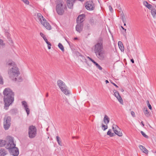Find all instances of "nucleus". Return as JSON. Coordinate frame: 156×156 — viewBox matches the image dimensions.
Returning a JSON list of instances; mask_svg holds the SVG:
<instances>
[{"instance_id":"obj_1","label":"nucleus","mask_w":156,"mask_h":156,"mask_svg":"<svg viewBox=\"0 0 156 156\" xmlns=\"http://www.w3.org/2000/svg\"><path fill=\"white\" fill-rule=\"evenodd\" d=\"M3 94L5 105L6 107H9L14 100V93L10 88H7L4 90Z\"/></svg>"},{"instance_id":"obj_2","label":"nucleus","mask_w":156,"mask_h":156,"mask_svg":"<svg viewBox=\"0 0 156 156\" xmlns=\"http://www.w3.org/2000/svg\"><path fill=\"white\" fill-rule=\"evenodd\" d=\"M94 52L99 59L104 60L105 57V51L104 49L102 41L98 42L94 46Z\"/></svg>"},{"instance_id":"obj_3","label":"nucleus","mask_w":156,"mask_h":156,"mask_svg":"<svg viewBox=\"0 0 156 156\" xmlns=\"http://www.w3.org/2000/svg\"><path fill=\"white\" fill-rule=\"evenodd\" d=\"M8 143L6 145V148L8 149L11 155L14 156H17L19 154L18 149L16 147V144L13 141V138L9 136L8 138Z\"/></svg>"},{"instance_id":"obj_4","label":"nucleus","mask_w":156,"mask_h":156,"mask_svg":"<svg viewBox=\"0 0 156 156\" xmlns=\"http://www.w3.org/2000/svg\"><path fill=\"white\" fill-rule=\"evenodd\" d=\"M37 16L40 22L48 30H50L51 29L50 25L46 22V20L40 13H37Z\"/></svg>"},{"instance_id":"obj_5","label":"nucleus","mask_w":156,"mask_h":156,"mask_svg":"<svg viewBox=\"0 0 156 156\" xmlns=\"http://www.w3.org/2000/svg\"><path fill=\"white\" fill-rule=\"evenodd\" d=\"M64 4V2L61 0L59 1V3L56 5V10L57 13L59 15H62L64 12L65 7Z\"/></svg>"},{"instance_id":"obj_6","label":"nucleus","mask_w":156,"mask_h":156,"mask_svg":"<svg viewBox=\"0 0 156 156\" xmlns=\"http://www.w3.org/2000/svg\"><path fill=\"white\" fill-rule=\"evenodd\" d=\"M8 73L9 75V77L12 78L18 76V74H19V72L18 68L15 66L9 70Z\"/></svg>"},{"instance_id":"obj_7","label":"nucleus","mask_w":156,"mask_h":156,"mask_svg":"<svg viewBox=\"0 0 156 156\" xmlns=\"http://www.w3.org/2000/svg\"><path fill=\"white\" fill-rule=\"evenodd\" d=\"M28 134L30 138L35 137L37 135V129L35 126L33 125L30 126L28 128Z\"/></svg>"},{"instance_id":"obj_8","label":"nucleus","mask_w":156,"mask_h":156,"mask_svg":"<svg viewBox=\"0 0 156 156\" xmlns=\"http://www.w3.org/2000/svg\"><path fill=\"white\" fill-rule=\"evenodd\" d=\"M11 118L10 116L5 117L3 119V126L5 130H8L11 125Z\"/></svg>"},{"instance_id":"obj_9","label":"nucleus","mask_w":156,"mask_h":156,"mask_svg":"<svg viewBox=\"0 0 156 156\" xmlns=\"http://www.w3.org/2000/svg\"><path fill=\"white\" fill-rule=\"evenodd\" d=\"M85 5L86 8L88 10H92L94 8V5L93 0L87 1Z\"/></svg>"},{"instance_id":"obj_10","label":"nucleus","mask_w":156,"mask_h":156,"mask_svg":"<svg viewBox=\"0 0 156 156\" xmlns=\"http://www.w3.org/2000/svg\"><path fill=\"white\" fill-rule=\"evenodd\" d=\"M112 129L114 133L119 136H121L122 135V133L120 130V129L117 125L113 124L112 126Z\"/></svg>"},{"instance_id":"obj_11","label":"nucleus","mask_w":156,"mask_h":156,"mask_svg":"<svg viewBox=\"0 0 156 156\" xmlns=\"http://www.w3.org/2000/svg\"><path fill=\"white\" fill-rule=\"evenodd\" d=\"M113 92L115 96L117 98L121 104H123V101L120 95L119 92L116 90H114Z\"/></svg>"},{"instance_id":"obj_12","label":"nucleus","mask_w":156,"mask_h":156,"mask_svg":"<svg viewBox=\"0 0 156 156\" xmlns=\"http://www.w3.org/2000/svg\"><path fill=\"white\" fill-rule=\"evenodd\" d=\"M85 15L83 14L79 15L76 19L77 23H82L85 20Z\"/></svg>"},{"instance_id":"obj_13","label":"nucleus","mask_w":156,"mask_h":156,"mask_svg":"<svg viewBox=\"0 0 156 156\" xmlns=\"http://www.w3.org/2000/svg\"><path fill=\"white\" fill-rule=\"evenodd\" d=\"M57 85L62 90L64 88H65V87L66 86L65 83L61 80H58L57 81Z\"/></svg>"},{"instance_id":"obj_14","label":"nucleus","mask_w":156,"mask_h":156,"mask_svg":"<svg viewBox=\"0 0 156 156\" xmlns=\"http://www.w3.org/2000/svg\"><path fill=\"white\" fill-rule=\"evenodd\" d=\"M83 28V23H78L76 27V30L80 33L82 30Z\"/></svg>"},{"instance_id":"obj_15","label":"nucleus","mask_w":156,"mask_h":156,"mask_svg":"<svg viewBox=\"0 0 156 156\" xmlns=\"http://www.w3.org/2000/svg\"><path fill=\"white\" fill-rule=\"evenodd\" d=\"M22 105L25 108V109L26 111L27 115H28L30 113V110L28 108V106L27 102L25 101H23L22 102Z\"/></svg>"},{"instance_id":"obj_16","label":"nucleus","mask_w":156,"mask_h":156,"mask_svg":"<svg viewBox=\"0 0 156 156\" xmlns=\"http://www.w3.org/2000/svg\"><path fill=\"white\" fill-rule=\"evenodd\" d=\"M74 2V0H67L66 4L68 8L69 9H72Z\"/></svg>"},{"instance_id":"obj_17","label":"nucleus","mask_w":156,"mask_h":156,"mask_svg":"<svg viewBox=\"0 0 156 156\" xmlns=\"http://www.w3.org/2000/svg\"><path fill=\"white\" fill-rule=\"evenodd\" d=\"M9 136H8L7 137L6 141L4 140H0V147H2L4 146H5V147L6 148V145L8 143V138Z\"/></svg>"},{"instance_id":"obj_18","label":"nucleus","mask_w":156,"mask_h":156,"mask_svg":"<svg viewBox=\"0 0 156 156\" xmlns=\"http://www.w3.org/2000/svg\"><path fill=\"white\" fill-rule=\"evenodd\" d=\"M7 154V152L4 148H1L0 149V156H5Z\"/></svg>"},{"instance_id":"obj_19","label":"nucleus","mask_w":156,"mask_h":156,"mask_svg":"<svg viewBox=\"0 0 156 156\" xmlns=\"http://www.w3.org/2000/svg\"><path fill=\"white\" fill-rule=\"evenodd\" d=\"M103 121L105 124L107 125L110 122V119L106 115H105L103 119Z\"/></svg>"},{"instance_id":"obj_20","label":"nucleus","mask_w":156,"mask_h":156,"mask_svg":"<svg viewBox=\"0 0 156 156\" xmlns=\"http://www.w3.org/2000/svg\"><path fill=\"white\" fill-rule=\"evenodd\" d=\"M61 91L66 95H68L70 94V91L68 89L66 86L65 87V88H64L63 89H62Z\"/></svg>"},{"instance_id":"obj_21","label":"nucleus","mask_w":156,"mask_h":156,"mask_svg":"<svg viewBox=\"0 0 156 156\" xmlns=\"http://www.w3.org/2000/svg\"><path fill=\"white\" fill-rule=\"evenodd\" d=\"M139 147L140 149L143 151V152L146 154H147L148 153V151L145 148V147L142 145H140Z\"/></svg>"},{"instance_id":"obj_22","label":"nucleus","mask_w":156,"mask_h":156,"mask_svg":"<svg viewBox=\"0 0 156 156\" xmlns=\"http://www.w3.org/2000/svg\"><path fill=\"white\" fill-rule=\"evenodd\" d=\"M119 49L122 51H124V48L122 42L119 41L118 43Z\"/></svg>"},{"instance_id":"obj_23","label":"nucleus","mask_w":156,"mask_h":156,"mask_svg":"<svg viewBox=\"0 0 156 156\" xmlns=\"http://www.w3.org/2000/svg\"><path fill=\"white\" fill-rule=\"evenodd\" d=\"M143 111L145 115L147 117H149V116L150 115V114L148 111L147 110V109L146 107L144 108Z\"/></svg>"},{"instance_id":"obj_24","label":"nucleus","mask_w":156,"mask_h":156,"mask_svg":"<svg viewBox=\"0 0 156 156\" xmlns=\"http://www.w3.org/2000/svg\"><path fill=\"white\" fill-rule=\"evenodd\" d=\"M56 140L58 142V144L60 146H62V141L61 140V138L58 136H56Z\"/></svg>"},{"instance_id":"obj_25","label":"nucleus","mask_w":156,"mask_h":156,"mask_svg":"<svg viewBox=\"0 0 156 156\" xmlns=\"http://www.w3.org/2000/svg\"><path fill=\"white\" fill-rule=\"evenodd\" d=\"M7 64L9 66H12V67L15 66V64L14 62L12 61H9L7 63Z\"/></svg>"},{"instance_id":"obj_26","label":"nucleus","mask_w":156,"mask_h":156,"mask_svg":"<svg viewBox=\"0 0 156 156\" xmlns=\"http://www.w3.org/2000/svg\"><path fill=\"white\" fill-rule=\"evenodd\" d=\"M120 16L122 19V21L123 22H125L126 21V18L124 14L123 13L121 14Z\"/></svg>"},{"instance_id":"obj_27","label":"nucleus","mask_w":156,"mask_h":156,"mask_svg":"<svg viewBox=\"0 0 156 156\" xmlns=\"http://www.w3.org/2000/svg\"><path fill=\"white\" fill-rule=\"evenodd\" d=\"M58 47L62 51H64V49L63 45L61 43H59L58 44Z\"/></svg>"},{"instance_id":"obj_28","label":"nucleus","mask_w":156,"mask_h":156,"mask_svg":"<svg viewBox=\"0 0 156 156\" xmlns=\"http://www.w3.org/2000/svg\"><path fill=\"white\" fill-rule=\"evenodd\" d=\"M151 13L153 17H155L156 15V10L155 9H153L151 11Z\"/></svg>"},{"instance_id":"obj_29","label":"nucleus","mask_w":156,"mask_h":156,"mask_svg":"<svg viewBox=\"0 0 156 156\" xmlns=\"http://www.w3.org/2000/svg\"><path fill=\"white\" fill-rule=\"evenodd\" d=\"M144 3L148 9H150L151 7V5L149 4L147 1H144Z\"/></svg>"},{"instance_id":"obj_30","label":"nucleus","mask_w":156,"mask_h":156,"mask_svg":"<svg viewBox=\"0 0 156 156\" xmlns=\"http://www.w3.org/2000/svg\"><path fill=\"white\" fill-rule=\"evenodd\" d=\"M107 134L109 135L111 137H112L114 136V133H112L111 130L109 129L107 133Z\"/></svg>"},{"instance_id":"obj_31","label":"nucleus","mask_w":156,"mask_h":156,"mask_svg":"<svg viewBox=\"0 0 156 156\" xmlns=\"http://www.w3.org/2000/svg\"><path fill=\"white\" fill-rule=\"evenodd\" d=\"M102 129L103 130H105L106 129H108V126L107 125H105L103 124H102L101 125Z\"/></svg>"},{"instance_id":"obj_32","label":"nucleus","mask_w":156,"mask_h":156,"mask_svg":"<svg viewBox=\"0 0 156 156\" xmlns=\"http://www.w3.org/2000/svg\"><path fill=\"white\" fill-rule=\"evenodd\" d=\"M94 65H95L97 68H98L99 70H101L102 69V68L96 62L95 63Z\"/></svg>"},{"instance_id":"obj_33","label":"nucleus","mask_w":156,"mask_h":156,"mask_svg":"<svg viewBox=\"0 0 156 156\" xmlns=\"http://www.w3.org/2000/svg\"><path fill=\"white\" fill-rule=\"evenodd\" d=\"M140 133L145 138H148V136L146 135L145 133L143 131H141Z\"/></svg>"},{"instance_id":"obj_34","label":"nucleus","mask_w":156,"mask_h":156,"mask_svg":"<svg viewBox=\"0 0 156 156\" xmlns=\"http://www.w3.org/2000/svg\"><path fill=\"white\" fill-rule=\"evenodd\" d=\"M146 102H147V105L149 108L150 110H151L152 109V107L149 103V101L148 100H147V101Z\"/></svg>"},{"instance_id":"obj_35","label":"nucleus","mask_w":156,"mask_h":156,"mask_svg":"<svg viewBox=\"0 0 156 156\" xmlns=\"http://www.w3.org/2000/svg\"><path fill=\"white\" fill-rule=\"evenodd\" d=\"M4 45L3 43V41L2 39H0V48L1 47H3Z\"/></svg>"},{"instance_id":"obj_36","label":"nucleus","mask_w":156,"mask_h":156,"mask_svg":"<svg viewBox=\"0 0 156 156\" xmlns=\"http://www.w3.org/2000/svg\"><path fill=\"white\" fill-rule=\"evenodd\" d=\"M25 4L29 5V2L28 0H21Z\"/></svg>"},{"instance_id":"obj_37","label":"nucleus","mask_w":156,"mask_h":156,"mask_svg":"<svg viewBox=\"0 0 156 156\" xmlns=\"http://www.w3.org/2000/svg\"><path fill=\"white\" fill-rule=\"evenodd\" d=\"M46 43L48 45V49H50L51 48V43L50 42H49L48 41V42H47Z\"/></svg>"},{"instance_id":"obj_38","label":"nucleus","mask_w":156,"mask_h":156,"mask_svg":"<svg viewBox=\"0 0 156 156\" xmlns=\"http://www.w3.org/2000/svg\"><path fill=\"white\" fill-rule=\"evenodd\" d=\"M40 35L41 36L43 37V39L44 40L46 38L45 37V36L44 35V34L42 33H40Z\"/></svg>"},{"instance_id":"obj_39","label":"nucleus","mask_w":156,"mask_h":156,"mask_svg":"<svg viewBox=\"0 0 156 156\" xmlns=\"http://www.w3.org/2000/svg\"><path fill=\"white\" fill-rule=\"evenodd\" d=\"M90 23L92 24H93L94 22V20L93 18H91L90 19Z\"/></svg>"},{"instance_id":"obj_40","label":"nucleus","mask_w":156,"mask_h":156,"mask_svg":"<svg viewBox=\"0 0 156 156\" xmlns=\"http://www.w3.org/2000/svg\"><path fill=\"white\" fill-rule=\"evenodd\" d=\"M131 115L133 117H135V113L134 112L132 111L131 112Z\"/></svg>"},{"instance_id":"obj_41","label":"nucleus","mask_w":156,"mask_h":156,"mask_svg":"<svg viewBox=\"0 0 156 156\" xmlns=\"http://www.w3.org/2000/svg\"><path fill=\"white\" fill-rule=\"evenodd\" d=\"M109 10L111 12L112 11V8L111 6L109 5Z\"/></svg>"},{"instance_id":"obj_42","label":"nucleus","mask_w":156,"mask_h":156,"mask_svg":"<svg viewBox=\"0 0 156 156\" xmlns=\"http://www.w3.org/2000/svg\"><path fill=\"white\" fill-rule=\"evenodd\" d=\"M87 58L90 60V61H91L92 62L94 60H93L92 58H90V57H89V56H88L87 57Z\"/></svg>"},{"instance_id":"obj_43","label":"nucleus","mask_w":156,"mask_h":156,"mask_svg":"<svg viewBox=\"0 0 156 156\" xmlns=\"http://www.w3.org/2000/svg\"><path fill=\"white\" fill-rule=\"evenodd\" d=\"M112 83L116 87H118L117 85L115 83Z\"/></svg>"},{"instance_id":"obj_44","label":"nucleus","mask_w":156,"mask_h":156,"mask_svg":"<svg viewBox=\"0 0 156 156\" xmlns=\"http://www.w3.org/2000/svg\"><path fill=\"white\" fill-rule=\"evenodd\" d=\"M78 136H73V139H74V138L78 139Z\"/></svg>"},{"instance_id":"obj_45","label":"nucleus","mask_w":156,"mask_h":156,"mask_svg":"<svg viewBox=\"0 0 156 156\" xmlns=\"http://www.w3.org/2000/svg\"><path fill=\"white\" fill-rule=\"evenodd\" d=\"M131 61L133 63H134V61L133 59H131Z\"/></svg>"},{"instance_id":"obj_46","label":"nucleus","mask_w":156,"mask_h":156,"mask_svg":"<svg viewBox=\"0 0 156 156\" xmlns=\"http://www.w3.org/2000/svg\"><path fill=\"white\" fill-rule=\"evenodd\" d=\"M44 40L45 41V42H46V43H47V42H48L47 38H46V39H45Z\"/></svg>"},{"instance_id":"obj_47","label":"nucleus","mask_w":156,"mask_h":156,"mask_svg":"<svg viewBox=\"0 0 156 156\" xmlns=\"http://www.w3.org/2000/svg\"><path fill=\"white\" fill-rule=\"evenodd\" d=\"M141 124H142V125L143 126V127H144V124L143 123V122L142 121V122H141Z\"/></svg>"},{"instance_id":"obj_48","label":"nucleus","mask_w":156,"mask_h":156,"mask_svg":"<svg viewBox=\"0 0 156 156\" xmlns=\"http://www.w3.org/2000/svg\"><path fill=\"white\" fill-rule=\"evenodd\" d=\"M105 82H106V83H109V82H108V80H105Z\"/></svg>"},{"instance_id":"obj_49","label":"nucleus","mask_w":156,"mask_h":156,"mask_svg":"<svg viewBox=\"0 0 156 156\" xmlns=\"http://www.w3.org/2000/svg\"><path fill=\"white\" fill-rule=\"evenodd\" d=\"M48 93H47L46 94V97H48Z\"/></svg>"},{"instance_id":"obj_50","label":"nucleus","mask_w":156,"mask_h":156,"mask_svg":"<svg viewBox=\"0 0 156 156\" xmlns=\"http://www.w3.org/2000/svg\"><path fill=\"white\" fill-rule=\"evenodd\" d=\"M124 23V26H126V21L125 22H123Z\"/></svg>"},{"instance_id":"obj_51","label":"nucleus","mask_w":156,"mask_h":156,"mask_svg":"<svg viewBox=\"0 0 156 156\" xmlns=\"http://www.w3.org/2000/svg\"><path fill=\"white\" fill-rule=\"evenodd\" d=\"M92 62H93L94 64L96 62H95L94 60Z\"/></svg>"},{"instance_id":"obj_52","label":"nucleus","mask_w":156,"mask_h":156,"mask_svg":"<svg viewBox=\"0 0 156 156\" xmlns=\"http://www.w3.org/2000/svg\"><path fill=\"white\" fill-rule=\"evenodd\" d=\"M121 27L122 28V29L123 30L124 29V28H123V27L122 26H121Z\"/></svg>"},{"instance_id":"obj_53","label":"nucleus","mask_w":156,"mask_h":156,"mask_svg":"<svg viewBox=\"0 0 156 156\" xmlns=\"http://www.w3.org/2000/svg\"><path fill=\"white\" fill-rule=\"evenodd\" d=\"M123 30H125V32L126 33V29L124 28V29Z\"/></svg>"},{"instance_id":"obj_54","label":"nucleus","mask_w":156,"mask_h":156,"mask_svg":"<svg viewBox=\"0 0 156 156\" xmlns=\"http://www.w3.org/2000/svg\"><path fill=\"white\" fill-rule=\"evenodd\" d=\"M74 39L75 40H76V39H77V37H75V38H74Z\"/></svg>"},{"instance_id":"obj_55","label":"nucleus","mask_w":156,"mask_h":156,"mask_svg":"<svg viewBox=\"0 0 156 156\" xmlns=\"http://www.w3.org/2000/svg\"><path fill=\"white\" fill-rule=\"evenodd\" d=\"M121 91H122V92H123V91H124V90H123V89H122V90H121Z\"/></svg>"},{"instance_id":"obj_56","label":"nucleus","mask_w":156,"mask_h":156,"mask_svg":"<svg viewBox=\"0 0 156 156\" xmlns=\"http://www.w3.org/2000/svg\"><path fill=\"white\" fill-rule=\"evenodd\" d=\"M16 80H17V78H15V80L16 81Z\"/></svg>"}]
</instances>
